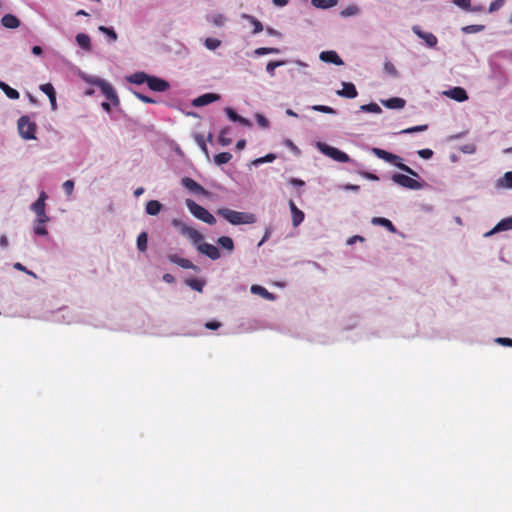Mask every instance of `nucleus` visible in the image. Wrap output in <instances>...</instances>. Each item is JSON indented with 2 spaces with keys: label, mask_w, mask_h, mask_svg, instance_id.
<instances>
[{
  "label": "nucleus",
  "mask_w": 512,
  "mask_h": 512,
  "mask_svg": "<svg viewBox=\"0 0 512 512\" xmlns=\"http://www.w3.org/2000/svg\"><path fill=\"white\" fill-rule=\"evenodd\" d=\"M217 214L221 215L232 225L253 224L257 220L255 214L253 213L239 212L228 208L219 209Z\"/></svg>",
  "instance_id": "nucleus-1"
},
{
  "label": "nucleus",
  "mask_w": 512,
  "mask_h": 512,
  "mask_svg": "<svg viewBox=\"0 0 512 512\" xmlns=\"http://www.w3.org/2000/svg\"><path fill=\"white\" fill-rule=\"evenodd\" d=\"M372 153L375 156H377L378 158L395 165L397 168L406 172L407 174L414 176V177H419L417 172H415L409 166L402 163V158L400 156L390 153L386 150L376 148V147L372 148Z\"/></svg>",
  "instance_id": "nucleus-2"
},
{
  "label": "nucleus",
  "mask_w": 512,
  "mask_h": 512,
  "mask_svg": "<svg viewBox=\"0 0 512 512\" xmlns=\"http://www.w3.org/2000/svg\"><path fill=\"white\" fill-rule=\"evenodd\" d=\"M186 206L190 213L197 219L209 225H214L216 223V218L207 209L197 204L195 201L187 199Z\"/></svg>",
  "instance_id": "nucleus-3"
},
{
  "label": "nucleus",
  "mask_w": 512,
  "mask_h": 512,
  "mask_svg": "<svg viewBox=\"0 0 512 512\" xmlns=\"http://www.w3.org/2000/svg\"><path fill=\"white\" fill-rule=\"evenodd\" d=\"M36 123L31 121L26 115L21 116L18 120V131L20 136L25 140L36 139Z\"/></svg>",
  "instance_id": "nucleus-4"
},
{
  "label": "nucleus",
  "mask_w": 512,
  "mask_h": 512,
  "mask_svg": "<svg viewBox=\"0 0 512 512\" xmlns=\"http://www.w3.org/2000/svg\"><path fill=\"white\" fill-rule=\"evenodd\" d=\"M318 147L323 154L332 158L335 161L342 162V163H346V162L350 161V157L348 154H346L345 152H343L335 147L329 146L325 143H318Z\"/></svg>",
  "instance_id": "nucleus-5"
},
{
  "label": "nucleus",
  "mask_w": 512,
  "mask_h": 512,
  "mask_svg": "<svg viewBox=\"0 0 512 512\" xmlns=\"http://www.w3.org/2000/svg\"><path fill=\"white\" fill-rule=\"evenodd\" d=\"M392 181L404 188L419 190L423 185L412 177L405 174H393L391 177Z\"/></svg>",
  "instance_id": "nucleus-6"
},
{
  "label": "nucleus",
  "mask_w": 512,
  "mask_h": 512,
  "mask_svg": "<svg viewBox=\"0 0 512 512\" xmlns=\"http://www.w3.org/2000/svg\"><path fill=\"white\" fill-rule=\"evenodd\" d=\"M47 199V195L45 192H42L39 198L32 204L31 208L36 214V219H40V221H49V217L45 212V200Z\"/></svg>",
  "instance_id": "nucleus-7"
},
{
  "label": "nucleus",
  "mask_w": 512,
  "mask_h": 512,
  "mask_svg": "<svg viewBox=\"0 0 512 512\" xmlns=\"http://www.w3.org/2000/svg\"><path fill=\"white\" fill-rule=\"evenodd\" d=\"M181 182H182V185L186 189H188L189 191H191L192 193H194L196 195H203V196L209 195V192L203 186H201L199 183H197L194 179H192L190 177L182 178Z\"/></svg>",
  "instance_id": "nucleus-8"
},
{
  "label": "nucleus",
  "mask_w": 512,
  "mask_h": 512,
  "mask_svg": "<svg viewBox=\"0 0 512 512\" xmlns=\"http://www.w3.org/2000/svg\"><path fill=\"white\" fill-rule=\"evenodd\" d=\"M146 84L149 87V89L156 92H165L170 87L169 83L166 80L155 76H148Z\"/></svg>",
  "instance_id": "nucleus-9"
},
{
  "label": "nucleus",
  "mask_w": 512,
  "mask_h": 512,
  "mask_svg": "<svg viewBox=\"0 0 512 512\" xmlns=\"http://www.w3.org/2000/svg\"><path fill=\"white\" fill-rule=\"evenodd\" d=\"M197 250L211 260H217L221 257L219 249L213 244L203 242L198 245Z\"/></svg>",
  "instance_id": "nucleus-10"
},
{
  "label": "nucleus",
  "mask_w": 512,
  "mask_h": 512,
  "mask_svg": "<svg viewBox=\"0 0 512 512\" xmlns=\"http://www.w3.org/2000/svg\"><path fill=\"white\" fill-rule=\"evenodd\" d=\"M412 31L421 39L425 41L427 46L429 47H435L437 45V37L430 33V32H424L421 30L420 26L415 25L412 27Z\"/></svg>",
  "instance_id": "nucleus-11"
},
{
  "label": "nucleus",
  "mask_w": 512,
  "mask_h": 512,
  "mask_svg": "<svg viewBox=\"0 0 512 512\" xmlns=\"http://www.w3.org/2000/svg\"><path fill=\"white\" fill-rule=\"evenodd\" d=\"M95 84L101 89L103 95L110 101L118 102L117 95L113 87L104 80H97Z\"/></svg>",
  "instance_id": "nucleus-12"
},
{
  "label": "nucleus",
  "mask_w": 512,
  "mask_h": 512,
  "mask_svg": "<svg viewBox=\"0 0 512 512\" xmlns=\"http://www.w3.org/2000/svg\"><path fill=\"white\" fill-rule=\"evenodd\" d=\"M319 58L323 62L333 63L337 66L343 65L344 62L340 56L333 50L323 51L320 53Z\"/></svg>",
  "instance_id": "nucleus-13"
},
{
  "label": "nucleus",
  "mask_w": 512,
  "mask_h": 512,
  "mask_svg": "<svg viewBox=\"0 0 512 512\" xmlns=\"http://www.w3.org/2000/svg\"><path fill=\"white\" fill-rule=\"evenodd\" d=\"M289 207L292 216V224L294 227H297L303 222L305 215L303 211L297 208L292 200L289 201Z\"/></svg>",
  "instance_id": "nucleus-14"
},
{
  "label": "nucleus",
  "mask_w": 512,
  "mask_h": 512,
  "mask_svg": "<svg viewBox=\"0 0 512 512\" xmlns=\"http://www.w3.org/2000/svg\"><path fill=\"white\" fill-rule=\"evenodd\" d=\"M342 90H339L337 94L339 96L345 97V98H355L358 95V92L356 90V87L353 83L350 82H343L342 83Z\"/></svg>",
  "instance_id": "nucleus-15"
},
{
  "label": "nucleus",
  "mask_w": 512,
  "mask_h": 512,
  "mask_svg": "<svg viewBox=\"0 0 512 512\" xmlns=\"http://www.w3.org/2000/svg\"><path fill=\"white\" fill-rule=\"evenodd\" d=\"M512 229V216L502 219L496 226L489 232L485 234V236H490L494 233L511 230Z\"/></svg>",
  "instance_id": "nucleus-16"
},
{
  "label": "nucleus",
  "mask_w": 512,
  "mask_h": 512,
  "mask_svg": "<svg viewBox=\"0 0 512 512\" xmlns=\"http://www.w3.org/2000/svg\"><path fill=\"white\" fill-rule=\"evenodd\" d=\"M219 98H220V96L218 94L206 93V94H203V95L199 96L198 98H196L193 101V104L195 106H204V105L210 104L214 101H217Z\"/></svg>",
  "instance_id": "nucleus-17"
},
{
  "label": "nucleus",
  "mask_w": 512,
  "mask_h": 512,
  "mask_svg": "<svg viewBox=\"0 0 512 512\" xmlns=\"http://www.w3.org/2000/svg\"><path fill=\"white\" fill-rule=\"evenodd\" d=\"M185 234L183 236L188 237L194 245L198 247L199 244L203 242V235L193 227L185 228Z\"/></svg>",
  "instance_id": "nucleus-18"
},
{
  "label": "nucleus",
  "mask_w": 512,
  "mask_h": 512,
  "mask_svg": "<svg viewBox=\"0 0 512 512\" xmlns=\"http://www.w3.org/2000/svg\"><path fill=\"white\" fill-rule=\"evenodd\" d=\"M185 234L183 236L188 237L194 245L198 247L199 244L203 242V235L193 227L185 228Z\"/></svg>",
  "instance_id": "nucleus-19"
},
{
  "label": "nucleus",
  "mask_w": 512,
  "mask_h": 512,
  "mask_svg": "<svg viewBox=\"0 0 512 512\" xmlns=\"http://www.w3.org/2000/svg\"><path fill=\"white\" fill-rule=\"evenodd\" d=\"M1 24L8 29H16L20 26V20L13 14H5L1 18Z\"/></svg>",
  "instance_id": "nucleus-20"
},
{
  "label": "nucleus",
  "mask_w": 512,
  "mask_h": 512,
  "mask_svg": "<svg viewBox=\"0 0 512 512\" xmlns=\"http://www.w3.org/2000/svg\"><path fill=\"white\" fill-rule=\"evenodd\" d=\"M382 104L388 109H402L405 107L406 101L400 97H392L382 100Z\"/></svg>",
  "instance_id": "nucleus-21"
},
{
  "label": "nucleus",
  "mask_w": 512,
  "mask_h": 512,
  "mask_svg": "<svg viewBox=\"0 0 512 512\" xmlns=\"http://www.w3.org/2000/svg\"><path fill=\"white\" fill-rule=\"evenodd\" d=\"M447 95L458 102H462L468 99V95L465 89L462 87H454L453 89L449 90Z\"/></svg>",
  "instance_id": "nucleus-22"
},
{
  "label": "nucleus",
  "mask_w": 512,
  "mask_h": 512,
  "mask_svg": "<svg viewBox=\"0 0 512 512\" xmlns=\"http://www.w3.org/2000/svg\"><path fill=\"white\" fill-rule=\"evenodd\" d=\"M40 90L45 93L51 102L53 108L56 107V92L52 84L46 83L40 86Z\"/></svg>",
  "instance_id": "nucleus-23"
},
{
  "label": "nucleus",
  "mask_w": 512,
  "mask_h": 512,
  "mask_svg": "<svg viewBox=\"0 0 512 512\" xmlns=\"http://www.w3.org/2000/svg\"><path fill=\"white\" fill-rule=\"evenodd\" d=\"M162 209V204L157 200H150L146 204V213L151 216L157 215Z\"/></svg>",
  "instance_id": "nucleus-24"
},
{
  "label": "nucleus",
  "mask_w": 512,
  "mask_h": 512,
  "mask_svg": "<svg viewBox=\"0 0 512 512\" xmlns=\"http://www.w3.org/2000/svg\"><path fill=\"white\" fill-rule=\"evenodd\" d=\"M0 89L5 93V95L9 98V99H12V100H17L19 99L20 97V94L19 92L10 87L8 84H6L5 82H2L0 81Z\"/></svg>",
  "instance_id": "nucleus-25"
},
{
  "label": "nucleus",
  "mask_w": 512,
  "mask_h": 512,
  "mask_svg": "<svg viewBox=\"0 0 512 512\" xmlns=\"http://www.w3.org/2000/svg\"><path fill=\"white\" fill-rule=\"evenodd\" d=\"M148 76L145 72H136L127 77V81L133 84H143L147 83Z\"/></svg>",
  "instance_id": "nucleus-26"
},
{
  "label": "nucleus",
  "mask_w": 512,
  "mask_h": 512,
  "mask_svg": "<svg viewBox=\"0 0 512 512\" xmlns=\"http://www.w3.org/2000/svg\"><path fill=\"white\" fill-rule=\"evenodd\" d=\"M251 292L253 294L260 295L267 300H274L275 298V296L272 293H270L266 288L259 285H252Z\"/></svg>",
  "instance_id": "nucleus-27"
},
{
  "label": "nucleus",
  "mask_w": 512,
  "mask_h": 512,
  "mask_svg": "<svg viewBox=\"0 0 512 512\" xmlns=\"http://www.w3.org/2000/svg\"><path fill=\"white\" fill-rule=\"evenodd\" d=\"M372 223L375 224V225H381L383 227H385L386 229H388V231L392 232V233H395L396 232V228L395 226L393 225V223L387 219V218H383V217H374L372 219Z\"/></svg>",
  "instance_id": "nucleus-28"
},
{
  "label": "nucleus",
  "mask_w": 512,
  "mask_h": 512,
  "mask_svg": "<svg viewBox=\"0 0 512 512\" xmlns=\"http://www.w3.org/2000/svg\"><path fill=\"white\" fill-rule=\"evenodd\" d=\"M77 44L83 48L84 50L91 49V40L90 37L85 33H79L76 35Z\"/></svg>",
  "instance_id": "nucleus-29"
},
{
  "label": "nucleus",
  "mask_w": 512,
  "mask_h": 512,
  "mask_svg": "<svg viewBox=\"0 0 512 512\" xmlns=\"http://www.w3.org/2000/svg\"><path fill=\"white\" fill-rule=\"evenodd\" d=\"M338 0H311V4L319 9H329L337 5Z\"/></svg>",
  "instance_id": "nucleus-30"
},
{
  "label": "nucleus",
  "mask_w": 512,
  "mask_h": 512,
  "mask_svg": "<svg viewBox=\"0 0 512 512\" xmlns=\"http://www.w3.org/2000/svg\"><path fill=\"white\" fill-rule=\"evenodd\" d=\"M242 17L251 22V24L254 26L253 34H257L263 31V25L258 19L248 14H243Z\"/></svg>",
  "instance_id": "nucleus-31"
},
{
  "label": "nucleus",
  "mask_w": 512,
  "mask_h": 512,
  "mask_svg": "<svg viewBox=\"0 0 512 512\" xmlns=\"http://www.w3.org/2000/svg\"><path fill=\"white\" fill-rule=\"evenodd\" d=\"M217 243L224 249L228 251H233L234 249V242L232 238L228 236H221L218 238Z\"/></svg>",
  "instance_id": "nucleus-32"
},
{
  "label": "nucleus",
  "mask_w": 512,
  "mask_h": 512,
  "mask_svg": "<svg viewBox=\"0 0 512 512\" xmlns=\"http://www.w3.org/2000/svg\"><path fill=\"white\" fill-rule=\"evenodd\" d=\"M148 235L146 232H141L137 237V248L141 252L147 250Z\"/></svg>",
  "instance_id": "nucleus-33"
},
{
  "label": "nucleus",
  "mask_w": 512,
  "mask_h": 512,
  "mask_svg": "<svg viewBox=\"0 0 512 512\" xmlns=\"http://www.w3.org/2000/svg\"><path fill=\"white\" fill-rule=\"evenodd\" d=\"M47 221H40V219H35L34 223V233L39 236H45L48 234L47 229L45 228V223Z\"/></svg>",
  "instance_id": "nucleus-34"
},
{
  "label": "nucleus",
  "mask_w": 512,
  "mask_h": 512,
  "mask_svg": "<svg viewBox=\"0 0 512 512\" xmlns=\"http://www.w3.org/2000/svg\"><path fill=\"white\" fill-rule=\"evenodd\" d=\"M185 283L195 291L202 292L204 287V281L199 279H187Z\"/></svg>",
  "instance_id": "nucleus-35"
},
{
  "label": "nucleus",
  "mask_w": 512,
  "mask_h": 512,
  "mask_svg": "<svg viewBox=\"0 0 512 512\" xmlns=\"http://www.w3.org/2000/svg\"><path fill=\"white\" fill-rule=\"evenodd\" d=\"M360 12V9L357 5H349L347 6L345 9H343L341 12H340V15L341 17H350V16H355L357 14H359Z\"/></svg>",
  "instance_id": "nucleus-36"
},
{
  "label": "nucleus",
  "mask_w": 512,
  "mask_h": 512,
  "mask_svg": "<svg viewBox=\"0 0 512 512\" xmlns=\"http://www.w3.org/2000/svg\"><path fill=\"white\" fill-rule=\"evenodd\" d=\"M232 159V154L229 152H221L214 156V161L218 165L226 164Z\"/></svg>",
  "instance_id": "nucleus-37"
},
{
  "label": "nucleus",
  "mask_w": 512,
  "mask_h": 512,
  "mask_svg": "<svg viewBox=\"0 0 512 512\" xmlns=\"http://www.w3.org/2000/svg\"><path fill=\"white\" fill-rule=\"evenodd\" d=\"M360 110L363 112L376 113V114H379L382 112V109L376 103H369V104L361 105Z\"/></svg>",
  "instance_id": "nucleus-38"
},
{
  "label": "nucleus",
  "mask_w": 512,
  "mask_h": 512,
  "mask_svg": "<svg viewBox=\"0 0 512 512\" xmlns=\"http://www.w3.org/2000/svg\"><path fill=\"white\" fill-rule=\"evenodd\" d=\"M285 64L286 62L284 60L270 61L266 65V71L269 73L271 77H273L275 75L274 70L277 67L283 66Z\"/></svg>",
  "instance_id": "nucleus-39"
},
{
  "label": "nucleus",
  "mask_w": 512,
  "mask_h": 512,
  "mask_svg": "<svg viewBox=\"0 0 512 512\" xmlns=\"http://www.w3.org/2000/svg\"><path fill=\"white\" fill-rule=\"evenodd\" d=\"M280 50L274 47H260L255 49L254 53L258 56L266 55V54H278Z\"/></svg>",
  "instance_id": "nucleus-40"
},
{
  "label": "nucleus",
  "mask_w": 512,
  "mask_h": 512,
  "mask_svg": "<svg viewBox=\"0 0 512 512\" xmlns=\"http://www.w3.org/2000/svg\"><path fill=\"white\" fill-rule=\"evenodd\" d=\"M194 139L196 141V143L198 144V146L200 147V149L202 150V152L207 156L209 157V151H208V148H207V145L205 143V139H204V136L201 135V134H196L194 136Z\"/></svg>",
  "instance_id": "nucleus-41"
},
{
  "label": "nucleus",
  "mask_w": 512,
  "mask_h": 512,
  "mask_svg": "<svg viewBox=\"0 0 512 512\" xmlns=\"http://www.w3.org/2000/svg\"><path fill=\"white\" fill-rule=\"evenodd\" d=\"M499 185L506 188H512V171L506 172L499 180Z\"/></svg>",
  "instance_id": "nucleus-42"
},
{
  "label": "nucleus",
  "mask_w": 512,
  "mask_h": 512,
  "mask_svg": "<svg viewBox=\"0 0 512 512\" xmlns=\"http://www.w3.org/2000/svg\"><path fill=\"white\" fill-rule=\"evenodd\" d=\"M225 21H226V18L223 14H214L211 18H210V22L214 25V26H217V27H221L225 24Z\"/></svg>",
  "instance_id": "nucleus-43"
},
{
  "label": "nucleus",
  "mask_w": 512,
  "mask_h": 512,
  "mask_svg": "<svg viewBox=\"0 0 512 512\" xmlns=\"http://www.w3.org/2000/svg\"><path fill=\"white\" fill-rule=\"evenodd\" d=\"M221 45V41L217 38L208 37L205 39V46L209 50H215Z\"/></svg>",
  "instance_id": "nucleus-44"
},
{
  "label": "nucleus",
  "mask_w": 512,
  "mask_h": 512,
  "mask_svg": "<svg viewBox=\"0 0 512 512\" xmlns=\"http://www.w3.org/2000/svg\"><path fill=\"white\" fill-rule=\"evenodd\" d=\"M384 71L389 74L390 76L392 77H397L398 76V71L396 69V67L394 66V64L390 61H386L384 63V67H383Z\"/></svg>",
  "instance_id": "nucleus-45"
},
{
  "label": "nucleus",
  "mask_w": 512,
  "mask_h": 512,
  "mask_svg": "<svg viewBox=\"0 0 512 512\" xmlns=\"http://www.w3.org/2000/svg\"><path fill=\"white\" fill-rule=\"evenodd\" d=\"M229 132V129L228 128H223L220 132V135H219V143L222 145V146H228L232 143V140L228 137H226V134Z\"/></svg>",
  "instance_id": "nucleus-46"
},
{
  "label": "nucleus",
  "mask_w": 512,
  "mask_h": 512,
  "mask_svg": "<svg viewBox=\"0 0 512 512\" xmlns=\"http://www.w3.org/2000/svg\"><path fill=\"white\" fill-rule=\"evenodd\" d=\"M171 224L172 226L176 227L179 229V232L184 235L185 234V228H190V226H188L186 223H184L182 220L180 219H172L171 221Z\"/></svg>",
  "instance_id": "nucleus-47"
},
{
  "label": "nucleus",
  "mask_w": 512,
  "mask_h": 512,
  "mask_svg": "<svg viewBox=\"0 0 512 512\" xmlns=\"http://www.w3.org/2000/svg\"><path fill=\"white\" fill-rule=\"evenodd\" d=\"M183 269H192L194 271H199L198 266L194 265L190 260L182 258L180 263L178 264Z\"/></svg>",
  "instance_id": "nucleus-48"
},
{
  "label": "nucleus",
  "mask_w": 512,
  "mask_h": 512,
  "mask_svg": "<svg viewBox=\"0 0 512 512\" xmlns=\"http://www.w3.org/2000/svg\"><path fill=\"white\" fill-rule=\"evenodd\" d=\"M99 30L101 32H103L104 34H106L110 38L111 41L115 42L117 40V34L112 28L100 26Z\"/></svg>",
  "instance_id": "nucleus-49"
},
{
  "label": "nucleus",
  "mask_w": 512,
  "mask_h": 512,
  "mask_svg": "<svg viewBox=\"0 0 512 512\" xmlns=\"http://www.w3.org/2000/svg\"><path fill=\"white\" fill-rule=\"evenodd\" d=\"M427 128H428L427 125H418V126H413V127L404 129L400 133H402V134H411V133H415V132H422V131L427 130Z\"/></svg>",
  "instance_id": "nucleus-50"
},
{
  "label": "nucleus",
  "mask_w": 512,
  "mask_h": 512,
  "mask_svg": "<svg viewBox=\"0 0 512 512\" xmlns=\"http://www.w3.org/2000/svg\"><path fill=\"white\" fill-rule=\"evenodd\" d=\"M312 109L315 111L327 113V114H335L336 113V111L333 108H331L329 106H325V105H314L312 107Z\"/></svg>",
  "instance_id": "nucleus-51"
},
{
  "label": "nucleus",
  "mask_w": 512,
  "mask_h": 512,
  "mask_svg": "<svg viewBox=\"0 0 512 512\" xmlns=\"http://www.w3.org/2000/svg\"><path fill=\"white\" fill-rule=\"evenodd\" d=\"M63 190L65 193L70 196L73 193L74 190V181L67 180L63 183Z\"/></svg>",
  "instance_id": "nucleus-52"
},
{
  "label": "nucleus",
  "mask_w": 512,
  "mask_h": 512,
  "mask_svg": "<svg viewBox=\"0 0 512 512\" xmlns=\"http://www.w3.org/2000/svg\"><path fill=\"white\" fill-rule=\"evenodd\" d=\"M134 95L139 99L141 100L142 102L144 103H147V104H151V103H156V101L154 99H152L151 97L149 96H146L142 93H139V92H134Z\"/></svg>",
  "instance_id": "nucleus-53"
},
{
  "label": "nucleus",
  "mask_w": 512,
  "mask_h": 512,
  "mask_svg": "<svg viewBox=\"0 0 512 512\" xmlns=\"http://www.w3.org/2000/svg\"><path fill=\"white\" fill-rule=\"evenodd\" d=\"M418 155L423 158V159H430L432 156H433V151L431 149H421V150H418Z\"/></svg>",
  "instance_id": "nucleus-54"
},
{
  "label": "nucleus",
  "mask_w": 512,
  "mask_h": 512,
  "mask_svg": "<svg viewBox=\"0 0 512 512\" xmlns=\"http://www.w3.org/2000/svg\"><path fill=\"white\" fill-rule=\"evenodd\" d=\"M276 156L274 154H267L264 157L258 158L254 161L255 164L265 163V162H272Z\"/></svg>",
  "instance_id": "nucleus-55"
},
{
  "label": "nucleus",
  "mask_w": 512,
  "mask_h": 512,
  "mask_svg": "<svg viewBox=\"0 0 512 512\" xmlns=\"http://www.w3.org/2000/svg\"><path fill=\"white\" fill-rule=\"evenodd\" d=\"M495 341L503 346L512 347V339L511 338L499 337Z\"/></svg>",
  "instance_id": "nucleus-56"
},
{
  "label": "nucleus",
  "mask_w": 512,
  "mask_h": 512,
  "mask_svg": "<svg viewBox=\"0 0 512 512\" xmlns=\"http://www.w3.org/2000/svg\"><path fill=\"white\" fill-rule=\"evenodd\" d=\"M226 113L231 121L237 122V120H240L239 115L233 109L226 108Z\"/></svg>",
  "instance_id": "nucleus-57"
},
{
  "label": "nucleus",
  "mask_w": 512,
  "mask_h": 512,
  "mask_svg": "<svg viewBox=\"0 0 512 512\" xmlns=\"http://www.w3.org/2000/svg\"><path fill=\"white\" fill-rule=\"evenodd\" d=\"M221 327V323L218 321H208L205 323V328L210 330H217Z\"/></svg>",
  "instance_id": "nucleus-58"
},
{
  "label": "nucleus",
  "mask_w": 512,
  "mask_h": 512,
  "mask_svg": "<svg viewBox=\"0 0 512 512\" xmlns=\"http://www.w3.org/2000/svg\"><path fill=\"white\" fill-rule=\"evenodd\" d=\"M360 175L364 177L365 179L377 181L379 180V177L376 174L370 173V172H361Z\"/></svg>",
  "instance_id": "nucleus-59"
},
{
  "label": "nucleus",
  "mask_w": 512,
  "mask_h": 512,
  "mask_svg": "<svg viewBox=\"0 0 512 512\" xmlns=\"http://www.w3.org/2000/svg\"><path fill=\"white\" fill-rule=\"evenodd\" d=\"M481 29H483V26L471 25V26L465 27L463 30L465 32L469 33V32H478Z\"/></svg>",
  "instance_id": "nucleus-60"
},
{
  "label": "nucleus",
  "mask_w": 512,
  "mask_h": 512,
  "mask_svg": "<svg viewBox=\"0 0 512 512\" xmlns=\"http://www.w3.org/2000/svg\"><path fill=\"white\" fill-rule=\"evenodd\" d=\"M168 259L170 262L178 265L180 263V260L182 259V257H179L177 254H170V255H168Z\"/></svg>",
  "instance_id": "nucleus-61"
},
{
  "label": "nucleus",
  "mask_w": 512,
  "mask_h": 512,
  "mask_svg": "<svg viewBox=\"0 0 512 512\" xmlns=\"http://www.w3.org/2000/svg\"><path fill=\"white\" fill-rule=\"evenodd\" d=\"M455 3L464 9H468L470 7V0H456Z\"/></svg>",
  "instance_id": "nucleus-62"
},
{
  "label": "nucleus",
  "mask_w": 512,
  "mask_h": 512,
  "mask_svg": "<svg viewBox=\"0 0 512 512\" xmlns=\"http://www.w3.org/2000/svg\"><path fill=\"white\" fill-rule=\"evenodd\" d=\"M289 183L293 186H299V187H302L305 184V182L303 180L297 179V178H291Z\"/></svg>",
  "instance_id": "nucleus-63"
},
{
  "label": "nucleus",
  "mask_w": 512,
  "mask_h": 512,
  "mask_svg": "<svg viewBox=\"0 0 512 512\" xmlns=\"http://www.w3.org/2000/svg\"><path fill=\"white\" fill-rule=\"evenodd\" d=\"M257 121H258L259 125H261L263 127L268 126V120L263 115L258 114Z\"/></svg>",
  "instance_id": "nucleus-64"
}]
</instances>
